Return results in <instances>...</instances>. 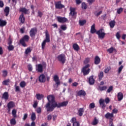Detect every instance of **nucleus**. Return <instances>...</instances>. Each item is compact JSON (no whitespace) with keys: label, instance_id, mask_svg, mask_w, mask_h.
I'll use <instances>...</instances> for the list:
<instances>
[{"label":"nucleus","instance_id":"obj_1","mask_svg":"<svg viewBox=\"0 0 126 126\" xmlns=\"http://www.w3.org/2000/svg\"><path fill=\"white\" fill-rule=\"evenodd\" d=\"M48 102L45 105V108L47 112H53L55 108H61V107H66L68 101H63L62 102H56L55 100V95L50 94L47 96Z\"/></svg>","mask_w":126,"mask_h":126},{"label":"nucleus","instance_id":"obj_2","mask_svg":"<svg viewBox=\"0 0 126 126\" xmlns=\"http://www.w3.org/2000/svg\"><path fill=\"white\" fill-rule=\"evenodd\" d=\"M29 39H30V37L28 35H25L20 40V44H21L23 47H27V44L25 42H29Z\"/></svg>","mask_w":126,"mask_h":126},{"label":"nucleus","instance_id":"obj_3","mask_svg":"<svg viewBox=\"0 0 126 126\" xmlns=\"http://www.w3.org/2000/svg\"><path fill=\"white\" fill-rule=\"evenodd\" d=\"M105 102L106 104H109V103H110V102H111V100L110 99V98L109 97L105 98V100H104L102 98H100L99 99V105H100V106H101V108L102 109H105V108H106Z\"/></svg>","mask_w":126,"mask_h":126},{"label":"nucleus","instance_id":"obj_4","mask_svg":"<svg viewBox=\"0 0 126 126\" xmlns=\"http://www.w3.org/2000/svg\"><path fill=\"white\" fill-rule=\"evenodd\" d=\"M47 67V64L46 63L43 62L42 64H38L37 65L36 70L37 71V72H40V73H42L43 71H44V68H46Z\"/></svg>","mask_w":126,"mask_h":126},{"label":"nucleus","instance_id":"obj_5","mask_svg":"<svg viewBox=\"0 0 126 126\" xmlns=\"http://www.w3.org/2000/svg\"><path fill=\"white\" fill-rule=\"evenodd\" d=\"M89 67H90V64H87L82 69V72L83 73V75L84 76H85L86 75H88L90 71H91V69H90V68H88ZM87 68L88 69H86Z\"/></svg>","mask_w":126,"mask_h":126},{"label":"nucleus","instance_id":"obj_6","mask_svg":"<svg viewBox=\"0 0 126 126\" xmlns=\"http://www.w3.org/2000/svg\"><path fill=\"white\" fill-rule=\"evenodd\" d=\"M96 34L98 35L99 39H104L106 35V33L104 32V29H100L96 31Z\"/></svg>","mask_w":126,"mask_h":126},{"label":"nucleus","instance_id":"obj_7","mask_svg":"<svg viewBox=\"0 0 126 126\" xmlns=\"http://www.w3.org/2000/svg\"><path fill=\"white\" fill-rule=\"evenodd\" d=\"M57 60L58 62H60V63H62L63 64L65 63V61H66V57H65V55L63 54L59 55L57 57Z\"/></svg>","mask_w":126,"mask_h":126},{"label":"nucleus","instance_id":"obj_8","mask_svg":"<svg viewBox=\"0 0 126 126\" xmlns=\"http://www.w3.org/2000/svg\"><path fill=\"white\" fill-rule=\"evenodd\" d=\"M57 21L59 22V23H66L68 21V20L67 19V18L65 17H61V16H57Z\"/></svg>","mask_w":126,"mask_h":126},{"label":"nucleus","instance_id":"obj_9","mask_svg":"<svg viewBox=\"0 0 126 126\" xmlns=\"http://www.w3.org/2000/svg\"><path fill=\"white\" fill-rule=\"evenodd\" d=\"M55 8L56 9H62V8H64V5L62 4V1H59L55 2Z\"/></svg>","mask_w":126,"mask_h":126},{"label":"nucleus","instance_id":"obj_10","mask_svg":"<svg viewBox=\"0 0 126 126\" xmlns=\"http://www.w3.org/2000/svg\"><path fill=\"white\" fill-rule=\"evenodd\" d=\"M36 34H37V29L36 28H32L30 31V36L32 37H35Z\"/></svg>","mask_w":126,"mask_h":126},{"label":"nucleus","instance_id":"obj_11","mask_svg":"<svg viewBox=\"0 0 126 126\" xmlns=\"http://www.w3.org/2000/svg\"><path fill=\"white\" fill-rule=\"evenodd\" d=\"M88 82L90 85H94L95 83V79H94V76L92 75L88 78Z\"/></svg>","mask_w":126,"mask_h":126},{"label":"nucleus","instance_id":"obj_12","mask_svg":"<svg viewBox=\"0 0 126 126\" xmlns=\"http://www.w3.org/2000/svg\"><path fill=\"white\" fill-rule=\"evenodd\" d=\"M38 80L39 82H41V83H44V82H46V76H45V74H42L40 75Z\"/></svg>","mask_w":126,"mask_h":126},{"label":"nucleus","instance_id":"obj_13","mask_svg":"<svg viewBox=\"0 0 126 126\" xmlns=\"http://www.w3.org/2000/svg\"><path fill=\"white\" fill-rule=\"evenodd\" d=\"M53 79L56 84L57 85V87H59V85H60L61 82L60 81V79H59V76L57 75L54 76Z\"/></svg>","mask_w":126,"mask_h":126},{"label":"nucleus","instance_id":"obj_14","mask_svg":"<svg viewBox=\"0 0 126 126\" xmlns=\"http://www.w3.org/2000/svg\"><path fill=\"white\" fill-rule=\"evenodd\" d=\"M19 20L20 21L21 23L24 24V22H25V17L24 16V14L23 13L20 15Z\"/></svg>","mask_w":126,"mask_h":126},{"label":"nucleus","instance_id":"obj_15","mask_svg":"<svg viewBox=\"0 0 126 126\" xmlns=\"http://www.w3.org/2000/svg\"><path fill=\"white\" fill-rule=\"evenodd\" d=\"M105 118L106 119H109V121H111V120H113V118H114V114L108 112L105 115Z\"/></svg>","mask_w":126,"mask_h":126},{"label":"nucleus","instance_id":"obj_16","mask_svg":"<svg viewBox=\"0 0 126 126\" xmlns=\"http://www.w3.org/2000/svg\"><path fill=\"white\" fill-rule=\"evenodd\" d=\"M77 13L75 12V8H70V12L69 14L72 16V17H74L75 15H76Z\"/></svg>","mask_w":126,"mask_h":126},{"label":"nucleus","instance_id":"obj_17","mask_svg":"<svg viewBox=\"0 0 126 126\" xmlns=\"http://www.w3.org/2000/svg\"><path fill=\"white\" fill-rule=\"evenodd\" d=\"M19 11L20 12H23L25 13V14H28V13L29 12V10L26 9L25 7H21L19 9Z\"/></svg>","mask_w":126,"mask_h":126},{"label":"nucleus","instance_id":"obj_18","mask_svg":"<svg viewBox=\"0 0 126 126\" xmlns=\"http://www.w3.org/2000/svg\"><path fill=\"white\" fill-rule=\"evenodd\" d=\"M46 43H49L50 42V34L48 32V31L45 32V39L44 40Z\"/></svg>","mask_w":126,"mask_h":126},{"label":"nucleus","instance_id":"obj_19","mask_svg":"<svg viewBox=\"0 0 126 126\" xmlns=\"http://www.w3.org/2000/svg\"><path fill=\"white\" fill-rule=\"evenodd\" d=\"M84 108H80L78 110V115L79 117H82L83 113H84Z\"/></svg>","mask_w":126,"mask_h":126},{"label":"nucleus","instance_id":"obj_20","mask_svg":"<svg viewBox=\"0 0 126 126\" xmlns=\"http://www.w3.org/2000/svg\"><path fill=\"white\" fill-rule=\"evenodd\" d=\"M77 96H85L86 95V93L83 90H81L77 92Z\"/></svg>","mask_w":126,"mask_h":126},{"label":"nucleus","instance_id":"obj_21","mask_svg":"<svg viewBox=\"0 0 126 126\" xmlns=\"http://www.w3.org/2000/svg\"><path fill=\"white\" fill-rule=\"evenodd\" d=\"M101 63V59L100 57L98 56H96L94 58V64H99Z\"/></svg>","mask_w":126,"mask_h":126},{"label":"nucleus","instance_id":"obj_22","mask_svg":"<svg viewBox=\"0 0 126 126\" xmlns=\"http://www.w3.org/2000/svg\"><path fill=\"white\" fill-rule=\"evenodd\" d=\"M9 11H10L9 7L6 6L4 9V12L5 13V16H6L7 17V16H8V15L9 14Z\"/></svg>","mask_w":126,"mask_h":126},{"label":"nucleus","instance_id":"obj_23","mask_svg":"<svg viewBox=\"0 0 126 126\" xmlns=\"http://www.w3.org/2000/svg\"><path fill=\"white\" fill-rule=\"evenodd\" d=\"M117 97L118 101H122V100H123V99L124 98V94L122 92L118 93L117 94Z\"/></svg>","mask_w":126,"mask_h":126},{"label":"nucleus","instance_id":"obj_24","mask_svg":"<svg viewBox=\"0 0 126 126\" xmlns=\"http://www.w3.org/2000/svg\"><path fill=\"white\" fill-rule=\"evenodd\" d=\"M7 107L11 108H14V107H15V104L13 101H10L8 103Z\"/></svg>","mask_w":126,"mask_h":126},{"label":"nucleus","instance_id":"obj_25","mask_svg":"<svg viewBox=\"0 0 126 126\" xmlns=\"http://www.w3.org/2000/svg\"><path fill=\"white\" fill-rule=\"evenodd\" d=\"M97 32L96 31V29H95V24H94L91 28V33L92 34H94V33H96Z\"/></svg>","mask_w":126,"mask_h":126},{"label":"nucleus","instance_id":"obj_26","mask_svg":"<svg viewBox=\"0 0 126 126\" xmlns=\"http://www.w3.org/2000/svg\"><path fill=\"white\" fill-rule=\"evenodd\" d=\"M9 82H10V80L9 79L4 80L2 82V85H5L6 86H8L9 85Z\"/></svg>","mask_w":126,"mask_h":126},{"label":"nucleus","instance_id":"obj_27","mask_svg":"<svg viewBox=\"0 0 126 126\" xmlns=\"http://www.w3.org/2000/svg\"><path fill=\"white\" fill-rule=\"evenodd\" d=\"M35 97L37 100H42L44 98V95L42 94H36Z\"/></svg>","mask_w":126,"mask_h":126},{"label":"nucleus","instance_id":"obj_28","mask_svg":"<svg viewBox=\"0 0 126 126\" xmlns=\"http://www.w3.org/2000/svg\"><path fill=\"white\" fill-rule=\"evenodd\" d=\"M15 119H16V117H13L12 119L10 120V125H12L13 126H15V125H16V120H15Z\"/></svg>","mask_w":126,"mask_h":126},{"label":"nucleus","instance_id":"obj_29","mask_svg":"<svg viewBox=\"0 0 126 126\" xmlns=\"http://www.w3.org/2000/svg\"><path fill=\"white\" fill-rule=\"evenodd\" d=\"M116 25V21L115 20H112L109 22V26L110 28H114Z\"/></svg>","mask_w":126,"mask_h":126},{"label":"nucleus","instance_id":"obj_30","mask_svg":"<svg viewBox=\"0 0 126 126\" xmlns=\"http://www.w3.org/2000/svg\"><path fill=\"white\" fill-rule=\"evenodd\" d=\"M73 49H74V50L75 51H76L77 52H78V51H79V46H78V45L76 43H74L73 45Z\"/></svg>","mask_w":126,"mask_h":126},{"label":"nucleus","instance_id":"obj_31","mask_svg":"<svg viewBox=\"0 0 126 126\" xmlns=\"http://www.w3.org/2000/svg\"><path fill=\"white\" fill-rule=\"evenodd\" d=\"M98 80H102L103 77H104V72L103 71H100L99 73L98 74Z\"/></svg>","mask_w":126,"mask_h":126},{"label":"nucleus","instance_id":"obj_32","mask_svg":"<svg viewBox=\"0 0 126 126\" xmlns=\"http://www.w3.org/2000/svg\"><path fill=\"white\" fill-rule=\"evenodd\" d=\"M8 97H9L8 93L7 92L4 93L2 95V98H3V99H4L5 100H8Z\"/></svg>","mask_w":126,"mask_h":126},{"label":"nucleus","instance_id":"obj_33","mask_svg":"<svg viewBox=\"0 0 126 126\" xmlns=\"http://www.w3.org/2000/svg\"><path fill=\"white\" fill-rule=\"evenodd\" d=\"M6 21H3L0 19V26L1 27H3V26H5L7 24Z\"/></svg>","mask_w":126,"mask_h":126},{"label":"nucleus","instance_id":"obj_34","mask_svg":"<svg viewBox=\"0 0 126 126\" xmlns=\"http://www.w3.org/2000/svg\"><path fill=\"white\" fill-rule=\"evenodd\" d=\"M116 50L115 49V48H114V47H110L109 49H107V52L109 53V54H113V53L114 52H116Z\"/></svg>","mask_w":126,"mask_h":126},{"label":"nucleus","instance_id":"obj_35","mask_svg":"<svg viewBox=\"0 0 126 126\" xmlns=\"http://www.w3.org/2000/svg\"><path fill=\"white\" fill-rule=\"evenodd\" d=\"M107 88V86H103L102 87L99 86L97 90H99L100 91H104V90H106Z\"/></svg>","mask_w":126,"mask_h":126},{"label":"nucleus","instance_id":"obj_36","mask_svg":"<svg viewBox=\"0 0 126 126\" xmlns=\"http://www.w3.org/2000/svg\"><path fill=\"white\" fill-rule=\"evenodd\" d=\"M17 113V111H16V109H14L12 111V115L13 118H17V115H16V114Z\"/></svg>","mask_w":126,"mask_h":126},{"label":"nucleus","instance_id":"obj_37","mask_svg":"<svg viewBox=\"0 0 126 126\" xmlns=\"http://www.w3.org/2000/svg\"><path fill=\"white\" fill-rule=\"evenodd\" d=\"M98 123H99V121L97 120V118L94 117L92 122L93 126H96V125H98Z\"/></svg>","mask_w":126,"mask_h":126},{"label":"nucleus","instance_id":"obj_38","mask_svg":"<svg viewBox=\"0 0 126 126\" xmlns=\"http://www.w3.org/2000/svg\"><path fill=\"white\" fill-rule=\"evenodd\" d=\"M86 24V20H79V24L80 26H83L84 24Z\"/></svg>","mask_w":126,"mask_h":126},{"label":"nucleus","instance_id":"obj_39","mask_svg":"<svg viewBox=\"0 0 126 126\" xmlns=\"http://www.w3.org/2000/svg\"><path fill=\"white\" fill-rule=\"evenodd\" d=\"M31 120L32 121V122H34L35 120H36V114L35 113L32 112L31 115Z\"/></svg>","mask_w":126,"mask_h":126},{"label":"nucleus","instance_id":"obj_40","mask_svg":"<svg viewBox=\"0 0 126 126\" xmlns=\"http://www.w3.org/2000/svg\"><path fill=\"white\" fill-rule=\"evenodd\" d=\"M20 86L22 88H24V87H25V86H26V82H25V81H24L21 82L20 83Z\"/></svg>","mask_w":126,"mask_h":126},{"label":"nucleus","instance_id":"obj_41","mask_svg":"<svg viewBox=\"0 0 126 126\" xmlns=\"http://www.w3.org/2000/svg\"><path fill=\"white\" fill-rule=\"evenodd\" d=\"M31 52H32V49H31L30 47H28L25 51V54L26 55H28V54L31 53Z\"/></svg>","mask_w":126,"mask_h":126},{"label":"nucleus","instance_id":"obj_42","mask_svg":"<svg viewBox=\"0 0 126 126\" xmlns=\"http://www.w3.org/2000/svg\"><path fill=\"white\" fill-rule=\"evenodd\" d=\"M14 87L15 88V92H19L20 91V88L19 86H17V83H16L14 85Z\"/></svg>","mask_w":126,"mask_h":126},{"label":"nucleus","instance_id":"obj_43","mask_svg":"<svg viewBox=\"0 0 126 126\" xmlns=\"http://www.w3.org/2000/svg\"><path fill=\"white\" fill-rule=\"evenodd\" d=\"M82 9H87V5L85 2H83L82 3Z\"/></svg>","mask_w":126,"mask_h":126},{"label":"nucleus","instance_id":"obj_44","mask_svg":"<svg viewBox=\"0 0 126 126\" xmlns=\"http://www.w3.org/2000/svg\"><path fill=\"white\" fill-rule=\"evenodd\" d=\"M8 51H13L14 50V46L12 45H10L7 47Z\"/></svg>","mask_w":126,"mask_h":126},{"label":"nucleus","instance_id":"obj_45","mask_svg":"<svg viewBox=\"0 0 126 126\" xmlns=\"http://www.w3.org/2000/svg\"><path fill=\"white\" fill-rule=\"evenodd\" d=\"M61 29H62V30H63V31H65V30L67 29V27H66V25H62L61 26Z\"/></svg>","mask_w":126,"mask_h":126},{"label":"nucleus","instance_id":"obj_46","mask_svg":"<svg viewBox=\"0 0 126 126\" xmlns=\"http://www.w3.org/2000/svg\"><path fill=\"white\" fill-rule=\"evenodd\" d=\"M46 43H47V41H45V40H43V41L42 42L41 44V48L42 50H45V47L46 46Z\"/></svg>","mask_w":126,"mask_h":126},{"label":"nucleus","instance_id":"obj_47","mask_svg":"<svg viewBox=\"0 0 126 126\" xmlns=\"http://www.w3.org/2000/svg\"><path fill=\"white\" fill-rule=\"evenodd\" d=\"M102 13H103V11H100L98 12L97 13V12H95L94 13V15L96 16V17H98V16H99V15L102 14Z\"/></svg>","mask_w":126,"mask_h":126},{"label":"nucleus","instance_id":"obj_48","mask_svg":"<svg viewBox=\"0 0 126 126\" xmlns=\"http://www.w3.org/2000/svg\"><path fill=\"white\" fill-rule=\"evenodd\" d=\"M2 76L3 77H6L7 76V71L6 70L2 71Z\"/></svg>","mask_w":126,"mask_h":126},{"label":"nucleus","instance_id":"obj_49","mask_svg":"<svg viewBox=\"0 0 126 126\" xmlns=\"http://www.w3.org/2000/svg\"><path fill=\"white\" fill-rule=\"evenodd\" d=\"M95 108V103L94 102H92L89 105V108L90 109H94Z\"/></svg>","mask_w":126,"mask_h":126},{"label":"nucleus","instance_id":"obj_50","mask_svg":"<svg viewBox=\"0 0 126 126\" xmlns=\"http://www.w3.org/2000/svg\"><path fill=\"white\" fill-rule=\"evenodd\" d=\"M113 88H114V87H113V86H110L108 89V90H107V93H110L111 92L113 91Z\"/></svg>","mask_w":126,"mask_h":126},{"label":"nucleus","instance_id":"obj_51","mask_svg":"<svg viewBox=\"0 0 126 126\" xmlns=\"http://www.w3.org/2000/svg\"><path fill=\"white\" fill-rule=\"evenodd\" d=\"M123 68H124V66L123 65H121L120 67L118 68V74H120L122 71L123 70Z\"/></svg>","mask_w":126,"mask_h":126},{"label":"nucleus","instance_id":"obj_52","mask_svg":"<svg viewBox=\"0 0 126 126\" xmlns=\"http://www.w3.org/2000/svg\"><path fill=\"white\" fill-rule=\"evenodd\" d=\"M110 70H111V67L108 66L104 69V72L105 73H108Z\"/></svg>","mask_w":126,"mask_h":126},{"label":"nucleus","instance_id":"obj_53","mask_svg":"<svg viewBox=\"0 0 126 126\" xmlns=\"http://www.w3.org/2000/svg\"><path fill=\"white\" fill-rule=\"evenodd\" d=\"M123 10H124V9L123 8H120L117 9V12L118 14H121V13L123 12Z\"/></svg>","mask_w":126,"mask_h":126},{"label":"nucleus","instance_id":"obj_54","mask_svg":"<svg viewBox=\"0 0 126 126\" xmlns=\"http://www.w3.org/2000/svg\"><path fill=\"white\" fill-rule=\"evenodd\" d=\"M37 106H38V101H37V100H35L34 101V103L32 106L34 108V109H36Z\"/></svg>","mask_w":126,"mask_h":126},{"label":"nucleus","instance_id":"obj_55","mask_svg":"<svg viewBox=\"0 0 126 126\" xmlns=\"http://www.w3.org/2000/svg\"><path fill=\"white\" fill-rule=\"evenodd\" d=\"M37 16L40 17V18H42V16H43V13L40 11H38L37 12Z\"/></svg>","mask_w":126,"mask_h":126},{"label":"nucleus","instance_id":"obj_56","mask_svg":"<svg viewBox=\"0 0 126 126\" xmlns=\"http://www.w3.org/2000/svg\"><path fill=\"white\" fill-rule=\"evenodd\" d=\"M36 113H37V114H41V113H42V109L41 107H38L37 108Z\"/></svg>","mask_w":126,"mask_h":126},{"label":"nucleus","instance_id":"obj_57","mask_svg":"<svg viewBox=\"0 0 126 126\" xmlns=\"http://www.w3.org/2000/svg\"><path fill=\"white\" fill-rule=\"evenodd\" d=\"M116 37L117 39H118V40H120V39L121 38V34H120V32H117L116 33Z\"/></svg>","mask_w":126,"mask_h":126},{"label":"nucleus","instance_id":"obj_58","mask_svg":"<svg viewBox=\"0 0 126 126\" xmlns=\"http://www.w3.org/2000/svg\"><path fill=\"white\" fill-rule=\"evenodd\" d=\"M89 62H90V59L89 58H86L84 62V63L85 64H87Z\"/></svg>","mask_w":126,"mask_h":126},{"label":"nucleus","instance_id":"obj_59","mask_svg":"<svg viewBox=\"0 0 126 126\" xmlns=\"http://www.w3.org/2000/svg\"><path fill=\"white\" fill-rule=\"evenodd\" d=\"M11 44H12V39H11V38H10V36L8 40V45H11Z\"/></svg>","mask_w":126,"mask_h":126},{"label":"nucleus","instance_id":"obj_60","mask_svg":"<svg viewBox=\"0 0 126 126\" xmlns=\"http://www.w3.org/2000/svg\"><path fill=\"white\" fill-rule=\"evenodd\" d=\"M76 4L79 5L81 3H82V0H75Z\"/></svg>","mask_w":126,"mask_h":126},{"label":"nucleus","instance_id":"obj_61","mask_svg":"<svg viewBox=\"0 0 126 126\" xmlns=\"http://www.w3.org/2000/svg\"><path fill=\"white\" fill-rule=\"evenodd\" d=\"M4 6V3H3V1L0 0V7L2 8Z\"/></svg>","mask_w":126,"mask_h":126},{"label":"nucleus","instance_id":"obj_62","mask_svg":"<svg viewBox=\"0 0 126 126\" xmlns=\"http://www.w3.org/2000/svg\"><path fill=\"white\" fill-rule=\"evenodd\" d=\"M76 118L73 117L71 120V123H72V124H74V123H76Z\"/></svg>","mask_w":126,"mask_h":126},{"label":"nucleus","instance_id":"obj_63","mask_svg":"<svg viewBox=\"0 0 126 126\" xmlns=\"http://www.w3.org/2000/svg\"><path fill=\"white\" fill-rule=\"evenodd\" d=\"M73 126H80V124L78 122H75L73 123Z\"/></svg>","mask_w":126,"mask_h":126},{"label":"nucleus","instance_id":"obj_64","mask_svg":"<svg viewBox=\"0 0 126 126\" xmlns=\"http://www.w3.org/2000/svg\"><path fill=\"white\" fill-rule=\"evenodd\" d=\"M113 120L109 121V126H115V125H114V123H113Z\"/></svg>","mask_w":126,"mask_h":126}]
</instances>
